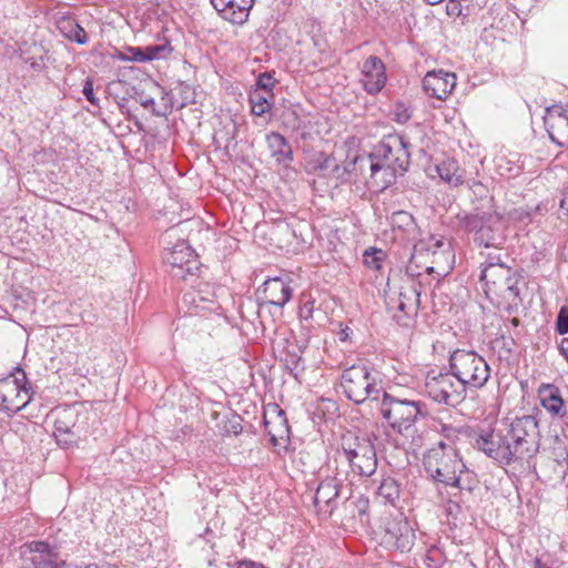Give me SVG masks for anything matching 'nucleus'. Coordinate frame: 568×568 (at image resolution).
Masks as SVG:
<instances>
[{
	"label": "nucleus",
	"instance_id": "nucleus-1",
	"mask_svg": "<svg viewBox=\"0 0 568 568\" xmlns=\"http://www.w3.org/2000/svg\"><path fill=\"white\" fill-rule=\"evenodd\" d=\"M378 410L388 426L400 435H412L414 425L427 415L426 404L420 400L403 398L383 390Z\"/></svg>",
	"mask_w": 568,
	"mask_h": 568
},
{
	"label": "nucleus",
	"instance_id": "nucleus-2",
	"mask_svg": "<svg viewBox=\"0 0 568 568\" xmlns=\"http://www.w3.org/2000/svg\"><path fill=\"white\" fill-rule=\"evenodd\" d=\"M409 146L403 135L385 136L369 154L372 176L382 170H389L393 175H403L410 164Z\"/></svg>",
	"mask_w": 568,
	"mask_h": 568
},
{
	"label": "nucleus",
	"instance_id": "nucleus-3",
	"mask_svg": "<svg viewBox=\"0 0 568 568\" xmlns=\"http://www.w3.org/2000/svg\"><path fill=\"white\" fill-rule=\"evenodd\" d=\"M339 447L354 474L365 477L375 474L377 455L368 436L347 430L341 436Z\"/></svg>",
	"mask_w": 568,
	"mask_h": 568
},
{
	"label": "nucleus",
	"instance_id": "nucleus-4",
	"mask_svg": "<svg viewBox=\"0 0 568 568\" xmlns=\"http://www.w3.org/2000/svg\"><path fill=\"white\" fill-rule=\"evenodd\" d=\"M423 464L434 483L460 489V477L467 467L457 450H449L446 455L439 449L427 450Z\"/></svg>",
	"mask_w": 568,
	"mask_h": 568
},
{
	"label": "nucleus",
	"instance_id": "nucleus-5",
	"mask_svg": "<svg viewBox=\"0 0 568 568\" xmlns=\"http://www.w3.org/2000/svg\"><path fill=\"white\" fill-rule=\"evenodd\" d=\"M449 371L465 388H481L490 376L487 362L474 351H454L449 357Z\"/></svg>",
	"mask_w": 568,
	"mask_h": 568
},
{
	"label": "nucleus",
	"instance_id": "nucleus-6",
	"mask_svg": "<svg viewBox=\"0 0 568 568\" xmlns=\"http://www.w3.org/2000/svg\"><path fill=\"white\" fill-rule=\"evenodd\" d=\"M462 226L475 233V242L485 247H499L505 237L501 233V216L491 209H476L474 213L459 215Z\"/></svg>",
	"mask_w": 568,
	"mask_h": 568
},
{
	"label": "nucleus",
	"instance_id": "nucleus-7",
	"mask_svg": "<svg viewBox=\"0 0 568 568\" xmlns=\"http://www.w3.org/2000/svg\"><path fill=\"white\" fill-rule=\"evenodd\" d=\"M341 386L345 396L356 405L363 404L366 399L379 400L384 390L365 365H352L344 369Z\"/></svg>",
	"mask_w": 568,
	"mask_h": 568
},
{
	"label": "nucleus",
	"instance_id": "nucleus-8",
	"mask_svg": "<svg viewBox=\"0 0 568 568\" xmlns=\"http://www.w3.org/2000/svg\"><path fill=\"white\" fill-rule=\"evenodd\" d=\"M476 446L500 465H510L515 462L526 463L518 448L511 443L504 424L486 435H479Z\"/></svg>",
	"mask_w": 568,
	"mask_h": 568
},
{
	"label": "nucleus",
	"instance_id": "nucleus-9",
	"mask_svg": "<svg viewBox=\"0 0 568 568\" xmlns=\"http://www.w3.org/2000/svg\"><path fill=\"white\" fill-rule=\"evenodd\" d=\"M32 399L31 385L24 371L14 369L11 376L0 379V409L16 414L23 409Z\"/></svg>",
	"mask_w": 568,
	"mask_h": 568
},
{
	"label": "nucleus",
	"instance_id": "nucleus-10",
	"mask_svg": "<svg viewBox=\"0 0 568 568\" xmlns=\"http://www.w3.org/2000/svg\"><path fill=\"white\" fill-rule=\"evenodd\" d=\"M511 443L518 448L526 463L538 453L540 447V433L538 422L531 415H525L514 419L511 423H504Z\"/></svg>",
	"mask_w": 568,
	"mask_h": 568
},
{
	"label": "nucleus",
	"instance_id": "nucleus-11",
	"mask_svg": "<svg viewBox=\"0 0 568 568\" xmlns=\"http://www.w3.org/2000/svg\"><path fill=\"white\" fill-rule=\"evenodd\" d=\"M425 390L430 399L438 404L456 407L466 398V388L452 373L428 375Z\"/></svg>",
	"mask_w": 568,
	"mask_h": 568
},
{
	"label": "nucleus",
	"instance_id": "nucleus-12",
	"mask_svg": "<svg viewBox=\"0 0 568 568\" xmlns=\"http://www.w3.org/2000/svg\"><path fill=\"white\" fill-rule=\"evenodd\" d=\"M164 262L171 267L170 273L175 278L187 280L197 275L201 263L194 250L185 241H179L163 256Z\"/></svg>",
	"mask_w": 568,
	"mask_h": 568
},
{
	"label": "nucleus",
	"instance_id": "nucleus-13",
	"mask_svg": "<svg viewBox=\"0 0 568 568\" xmlns=\"http://www.w3.org/2000/svg\"><path fill=\"white\" fill-rule=\"evenodd\" d=\"M182 303L190 316H204L219 308L214 286L207 282H199L195 287L183 294Z\"/></svg>",
	"mask_w": 568,
	"mask_h": 568
},
{
	"label": "nucleus",
	"instance_id": "nucleus-14",
	"mask_svg": "<svg viewBox=\"0 0 568 568\" xmlns=\"http://www.w3.org/2000/svg\"><path fill=\"white\" fill-rule=\"evenodd\" d=\"M381 544L387 548L407 552L415 544V531L406 519L390 520L386 524Z\"/></svg>",
	"mask_w": 568,
	"mask_h": 568
},
{
	"label": "nucleus",
	"instance_id": "nucleus-15",
	"mask_svg": "<svg viewBox=\"0 0 568 568\" xmlns=\"http://www.w3.org/2000/svg\"><path fill=\"white\" fill-rule=\"evenodd\" d=\"M292 278L288 276H276L267 278L258 290V298L264 304L283 308L292 298Z\"/></svg>",
	"mask_w": 568,
	"mask_h": 568
},
{
	"label": "nucleus",
	"instance_id": "nucleus-16",
	"mask_svg": "<svg viewBox=\"0 0 568 568\" xmlns=\"http://www.w3.org/2000/svg\"><path fill=\"white\" fill-rule=\"evenodd\" d=\"M544 122L550 140L560 148H568V108H547Z\"/></svg>",
	"mask_w": 568,
	"mask_h": 568
},
{
	"label": "nucleus",
	"instance_id": "nucleus-17",
	"mask_svg": "<svg viewBox=\"0 0 568 568\" xmlns=\"http://www.w3.org/2000/svg\"><path fill=\"white\" fill-rule=\"evenodd\" d=\"M343 479L336 476H327L323 479L313 496V503L318 513L332 515L336 507V498L339 496V489Z\"/></svg>",
	"mask_w": 568,
	"mask_h": 568
},
{
	"label": "nucleus",
	"instance_id": "nucleus-18",
	"mask_svg": "<svg viewBox=\"0 0 568 568\" xmlns=\"http://www.w3.org/2000/svg\"><path fill=\"white\" fill-rule=\"evenodd\" d=\"M362 82L368 94L375 95L379 93L387 81L386 68L381 58L369 55L362 67Z\"/></svg>",
	"mask_w": 568,
	"mask_h": 568
},
{
	"label": "nucleus",
	"instance_id": "nucleus-19",
	"mask_svg": "<svg viewBox=\"0 0 568 568\" xmlns=\"http://www.w3.org/2000/svg\"><path fill=\"white\" fill-rule=\"evenodd\" d=\"M456 85V75L443 70L429 71L423 79V89L432 98L444 101Z\"/></svg>",
	"mask_w": 568,
	"mask_h": 568
},
{
	"label": "nucleus",
	"instance_id": "nucleus-20",
	"mask_svg": "<svg viewBox=\"0 0 568 568\" xmlns=\"http://www.w3.org/2000/svg\"><path fill=\"white\" fill-rule=\"evenodd\" d=\"M540 405L552 416L562 417L566 414L560 389L554 384H541L537 390Z\"/></svg>",
	"mask_w": 568,
	"mask_h": 568
},
{
	"label": "nucleus",
	"instance_id": "nucleus-21",
	"mask_svg": "<svg viewBox=\"0 0 568 568\" xmlns=\"http://www.w3.org/2000/svg\"><path fill=\"white\" fill-rule=\"evenodd\" d=\"M27 560H30L33 568H64V562L58 561L49 550V545L42 541L33 542L29 548V556L24 552Z\"/></svg>",
	"mask_w": 568,
	"mask_h": 568
},
{
	"label": "nucleus",
	"instance_id": "nucleus-22",
	"mask_svg": "<svg viewBox=\"0 0 568 568\" xmlns=\"http://www.w3.org/2000/svg\"><path fill=\"white\" fill-rule=\"evenodd\" d=\"M276 415L273 419H267L265 417L264 425L267 434L271 437V443L276 446L281 444V442L290 440V426L285 415V412L276 405L275 407Z\"/></svg>",
	"mask_w": 568,
	"mask_h": 568
},
{
	"label": "nucleus",
	"instance_id": "nucleus-23",
	"mask_svg": "<svg viewBox=\"0 0 568 568\" xmlns=\"http://www.w3.org/2000/svg\"><path fill=\"white\" fill-rule=\"evenodd\" d=\"M267 148L278 164L287 165L293 161V150L287 140L278 132L266 134Z\"/></svg>",
	"mask_w": 568,
	"mask_h": 568
},
{
	"label": "nucleus",
	"instance_id": "nucleus-24",
	"mask_svg": "<svg viewBox=\"0 0 568 568\" xmlns=\"http://www.w3.org/2000/svg\"><path fill=\"white\" fill-rule=\"evenodd\" d=\"M444 246V241L435 237H430L428 242L420 241L418 244H416L414 246V252L407 265V274H409L410 276L419 275L420 273L414 268V265H416V267L418 266V260L424 256V253H426V255H428L429 253L435 255Z\"/></svg>",
	"mask_w": 568,
	"mask_h": 568
},
{
	"label": "nucleus",
	"instance_id": "nucleus-25",
	"mask_svg": "<svg viewBox=\"0 0 568 568\" xmlns=\"http://www.w3.org/2000/svg\"><path fill=\"white\" fill-rule=\"evenodd\" d=\"M419 296L420 293L414 283L402 287L397 300V310L407 316L415 314L418 310Z\"/></svg>",
	"mask_w": 568,
	"mask_h": 568
},
{
	"label": "nucleus",
	"instance_id": "nucleus-26",
	"mask_svg": "<svg viewBox=\"0 0 568 568\" xmlns=\"http://www.w3.org/2000/svg\"><path fill=\"white\" fill-rule=\"evenodd\" d=\"M437 173L443 181L453 186H459L465 181V171L454 160H447L438 164Z\"/></svg>",
	"mask_w": 568,
	"mask_h": 568
},
{
	"label": "nucleus",
	"instance_id": "nucleus-27",
	"mask_svg": "<svg viewBox=\"0 0 568 568\" xmlns=\"http://www.w3.org/2000/svg\"><path fill=\"white\" fill-rule=\"evenodd\" d=\"M273 94L260 89H252L248 93L251 111L256 116H262L271 110L270 98Z\"/></svg>",
	"mask_w": 568,
	"mask_h": 568
},
{
	"label": "nucleus",
	"instance_id": "nucleus-28",
	"mask_svg": "<svg viewBox=\"0 0 568 568\" xmlns=\"http://www.w3.org/2000/svg\"><path fill=\"white\" fill-rule=\"evenodd\" d=\"M53 435L57 439V443L63 448L72 446L77 439V436L73 433L72 428L63 419H57L54 422Z\"/></svg>",
	"mask_w": 568,
	"mask_h": 568
},
{
	"label": "nucleus",
	"instance_id": "nucleus-29",
	"mask_svg": "<svg viewBox=\"0 0 568 568\" xmlns=\"http://www.w3.org/2000/svg\"><path fill=\"white\" fill-rule=\"evenodd\" d=\"M400 494L399 485L392 477H387L383 479L381 485L377 488L378 497L383 498L386 503L392 505L398 500Z\"/></svg>",
	"mask_w": 568,
	"mask_h": 568
},
{
	"label": "nucleus",
	"instance_id": "nucleus-30",
	"mask_svg": "<svg viewBox=\"0 0 568 568\" xmlns=\"http://www.w3.org/2000/svg\"><path fill=\"white\" fill-rule=\"evenodd\" d=\"M508 266H495V267H483L480 272V281L486 284L491 283L493 285H497L498 282H503L505 276H509Z\"/></svg>",
	"mask_w": 568,
	"mask_h": 568
},
{
	"label": "nucleus",
	"instance_id": "nucleus-31",
	"mask_svg": "<svg viewBox=\"0 0 568 568\" xmlns=\"http://www.w3.org/2000/svg\"><path fill=\"white\" fill-rule=\"evenodd\" d=\"M386 253L376 247H368L364 251L363 263L372 270L379 271L385 261Z\"/></svg>",
	"mask_w": 568,
	"mask_h": 568
},
{
	"label": "nucleus",
	"instance_id": "nucleus-32",
	"mask_svg": "<svg viewBox=\"0 0 568 568\" xmlns=\"http://www.w3.org/2000/svg\"><path fill=\"white\" fill-rule=\"evenodd\" d=\"M356 159L346 163V164H337L333 165V169L329 171L328 176L335 180L336 184L345 183L351 179V170L355 166Z\"/></svg>",
	"mask_w": 568,
	"mask_h": 568
},
{
	"label": "nucleus",
	"instance_id": "nucleus-33",
	"mask_svg": "<svg viewBox=\"0 0 568 568\" xmlns=\"http://www.w3.org/2000/svg\"><path fill=\"white\" fill-rule=\"evenodd\" d=\"M129 97L139 102L144 109L151 110L153 114L160 115L159 112L155 111V101L151 95L144 93L143 90L132 87L131 90L128 91Z\"/></svg>",
	"mask_w": 568,
	"mask_h": 568
},
{
	"label": "nucleus",
	"instance_id": "nucleus-34",
	"mask_svg": "<svg viewBox=\"0 0 568 568\" xmlns=\"http://www.w3.org/2000/svg\"><path fill=\"white\" fill-rule=\"evenodd\" d=\"M520 280V276L516 274L515 272L509 270V276H505L504 281L501 282L505 286V293L507 298H513L515 302L516 300H519L520 290L518 287V282Z\"/></svg>",
	"mask_w": 568,
	"mask_h": 568
},
{
	"label": "nucleus",
	"instance_id": "nucleus-35",
	"mask_svg": "<svg viewBox=\"0 0 568 568\" xmlns=\"http://www.w3.org/2000/svg\"><path fill=\"white\" fill-rule=\"evenodd\" d=\"M413 111L403 101H397L392 111L393 120L398 124H405L412 119Z\"/></svg>",
	"mask_w": 568,
	"mask_h": 568
},
{
	"label": "nucleus",
	"instance_id": "nucleus-36",
	"mask_svg": "<svg viewBox=\"0 0 568 568\" xmlns=\"http://www.w3.org/2000/svg\"><path fill=\"white\" fill-rule=\"evenodd\" d=\"M390 224L393 227L407 230L414 225V217L405 211H397L392 214Z\"/></svg>",
	"mask_w": 568,
	"mask_h": 568
},
{
	"label": "nucleus",
	"instance_id": "nucleus-37",
	"mask_svg": "<svg viewBox=\"0 0 568 568\" xmlns=\"http://www.w3.org/2000/svg\"><path fill=\"white\" fill-rule=\"evenodd\" d=\"M145 55L148 57V61H152L155 59L164 58L166 54L171 52V48L169 44H153L144 48Z\"/></svg>",
	"mask_w": 568,
	"mask_h": 568
},
{
	"label": "nucleus",
	"instance_id": "nucleus-38",
	"mask_svg": "<svg viewBox=\"0 0 568 568\" xmlns=\"http://www.w3.org/2000/svg\"><path fill=\"white\" fill-rule=\"evenodd\" d=\"M239 4L240 2H237L236 0H232L231 3H229L227 8L226 9H223V11H217L221 17L233 23V24H243L245 21H235L233 20V18L231 16H235L239 11Z\"/></svg>",
	"mask_w": 568,
	"mask_h": 568
},
{
	"label": "nucleus",
	"instance_id": "nucleus-39",
	"mask_svg": "<svg viewBox=\"0 0 568 568\" xmlns=\"http://www.w3.org/2000/svg\"><path fill=\"white\" fill-rule=\"evenodd\" d=\"M69 39L71 41H74L79 44H85L88 42V36L87 32L82 27H80L78 23H73L71 27L70 33L68 34Z\"/></svg>",
	"mask_w": 568,
	"mask_h": 568
},
{
	"label": "nucleus",
	"instance_id": "nucleus-40",
	"mask_svg": "<svg viewBox=\"0 0 568 568\" xmlns=\"http://www.w3.org/2000/svg\"><path fill=\"white\" fill-rule=\"evenodd\" d=\"M274 87V79L268 73H262L256 79V84L254 89H260L263 92L272 93V89Z\"/></svg>",
	"mask_w": 568,
	"mask_h": 568
},
{
	"label": "nucleus",
	"instance_id": "nucleus-41",
	"mask_svg": "<svg viewBox=\"0 0 568 568\" xmlns=\"http://www.w3.org/2000/svg\"><path fill=\"white\" fill-rule=\"evenodd\" d=\"M253 3H254V0H241L240 4H239L237 13L234 17L231 16L233 18V20L246 21L248 18L250 10L253 7Z\"/></svg>",
	"mask_w": 568,
	"mask_h": 568
},
{
	"label": "nucleus",
	"instance_id": "nucleus-42",
	"mask_svg": "<svg viewBox=\"0 0 568 568\" xmlns=\"http://www.w3.org/2000/svg\"><path fill=\"white\" fill-rule=\"evenodd\" d=\"M556 331L560 335L568 333V311L566 308H561L557 315Z\"/></svg>",
	"mask_w": 568,
	"mask_h": 568
},
{
	"label": "nucleus",
	"instance_id": "nucleus-43",
	"mask_svg": "<svg viewBox=\"0 0 568 568\" xmlns=\"http://www.w3.org/2000/svg\"><path fill=\"white\" fill-rule=\"evenodd\" d=\"M314 303L313 300H307L300 306L298 315L302 321H308L313 317Z\"/></svg>",
	"mask_w": 568,
	"mask_h": 568
},
{
	"label": "nucleus",
	"instance_id": "nucleus-44",
	"mask_svg": "<svg viewBox=\"0 0 568 568\" xmlns=\"http://www.w3.org/2000/svg\"><path fill=\"white\" fill-rule=\"evenodd\" d=\"M82 93L92 105L99 106V99L94 95L93 82L90 79L85 80Z\"/></svg>",
	"mask_w": 568,
	"mask_h": 568
},
{
	"label": "nucleus",
	"instance_id": "nucleus-45",
	"mask_svg": "<svg viewBox=\"0 0 568 568\" xmlns=\"http://www.w3.org/2000/svg\"><path fill=\"white\" fill-rule=\"evenodd\" d=\"M438 432L448 440H455L460 433L458 428L448 424H440Z\"/></svg>",
	"mask_w": 568,
	"mask_h": 568
},
{
	"label": "nucleus",
	"instance_id": "nucleus-46",
	"mask_svg": "<svg viewBox=\"0 0 568 568\" xmlns=\"http://www.w3.org/2000/svg\"><path fill=\"white\" fill-rule=\"evenodd\" d=\"M335 164V159L328 155L321 153V158L318 159V169L328 175L329 171L333 169Z\"/></svg>",
	"mask_w": 568,
	"mask_h": 568
},
{
	"label": "nucleus",
	"instance_id": "nucleus-47",
	"mask_svg": "<svg viewBox=\"0 0 568 568\" xmlns=\"http://www.w3.org/2000/svg\"><path fill=\"white\" fill-rule=\"evenodd\" d=\"M507 266L499 254H488L484 267Z\"/></svg>",
	"mask_w": 568,
	"mask_h": 568
},
{
	"label": "nucleus",
	"instance_id": "nucleus-48",
	"mask_svg": "<svg viewBox=\"0 0 568 568\" xmlns=\"http://www.w3.org/2000/svg\"><path fill=\"white\" fill-rule=\"evenodd\" d=\"M130 52L132 53V57L128 60L136 61V62H146L148 57L145 55L144 48H130Z\"/></svg>",
	"mask_w": 568,
	"mask_h": 568
},
{
	"label": "nucleus",
	"instance_id": "nucleus-49",
	"mask_svg": "<svg viewBox=\"0 0 568 568\" xmlns=\"http://www.w3.org/2000/svg\"><path fill=\"white\" fill-rule=\"evenodd\" d=\"M353 335V329L348 326L341 327V329L337 332V337L339 342H348L351 341V337Z\"/></svg>",
	"mask_w": 568,
	"mask_h": 568
},
{
	"label": "nucleus",
	"instance_id": "nucleus-50",
	"mask_svg": "<svg viewBox=\"0 0 568 568\" xmlns=\"http://www.w3.org/2000/svg\"><path fill=\"white\" fill-rule=\"evenodd\" d=\"M301 359V356H298L297 354H293L290 356V359H286L287 367L290 368L291 372L297 368Z\"/></svg>",
	"mask_w": 568,
	"mask_h": 568
},
{
	"label": "nucleus",
	"instance_id": "nucleus-51",
	"mask_svg": "<svg viewBox=\"0 0 568 568\" xmlns=\"http://www.w3.org/2000/svg\"><path fill=\"white\" fill-rule=\"evenodd\" d=\"M231 1L232 0H210L211 4L216 11H223V9H226Z\"/></svg>",
	"mask_w": 568,
	"mask_h": 568
},
{
	"label": "nucleus",
	"instance_id": "nucleus-52",
	"mask_svg": "<svg viewBox=\"0 0 568 568\" xmlns=\"http://www.w3.org/2000/svg\"><path fill=\"white\" fill-rule=\"evenodd\" d=\"M236 568H265L262 564L253 562V561H239L236 564Z\"/></svg>",
	"mask_w": 568,
	"mask_h": 568
},
{
	"label": "nucleus",
	"instance_id": "nucleus-53",
	"mask_svg": "<svg viewBox=\"0 0 568 568\" xmlns=\"http://www.w3.org/2000/svg\"><path fill=\"white\" fill-rule=\"evenodd\" d=\"M437 449L442 450L445 455L449 450H456L454 447H452L450 445H447L444 442H439L435 447H432L429 450H437Z\"/></svg>",
	"mask_w": 568,
	"mask_h": 568
},
{
	"label": "nucleus",
	"instance_id": "nucleus-54",
	"mask_svg": "<svg viewBox=\"0 0 568 568\" xmlns=\"http://www.w3.org/2000/svg\"><path fill=\"white\" fill-rule=\"evenodd\" d=\"M560 354L568 361V338H564L559 344Z\"/></svg>",
	"mask_w": 568,
	"mask_h": 568
},
{
	"label": "nucleus",
	"instance_id": "nucleus-55",
	"mask_svg": "<svg viewBox=\"0 0 568 568\" xmlns=\"http://www.w3.org/2000/svg\"><path fill=\"white\" fill-rule=\"evenodd\" d=\"M560 207L568 212V197H565L560 201Z\"/></svg>",
	"mask_w": 568,
	"mask_h": 568
},
{
	"label": "nucleus",
	"instance_id": "nucleus-56",
	"mask_svg": "<svg viewBox=\"0 0 568 568\" xmlns=\"http://www.w3.org/2000/svg\"><path fill=\"white\" fill-rule=\"evenodd\" d=\"M428 4L430 6H436L438 3H440L443 0H425Z\"/></svg>",
	"mask_w": 568,
	"mask_h": 568
},
{
	"label": "nucleus",
	"instance_id": "nucleus-57",
	"mask_svg": "<svg viewBox=\"0 0 568 568\" xmlns=\"http://www.w3.org/2000/svg\"><path fill=\"white\" fill-rule=\"evenodd\" d=\"M534 564H535V568H545V566L541 564L540 559H538V558L535 560Z\"/></svg>",
	"mask_w": 568,
	"mask_h": 568
},
{
	"label": "nucleus",
	"instance_id": "nucleus-58",
	"mask_svg": "<svg viewBox=\"0 0 568 568\" xmlns=\"http://www.w3.org/2000/svg\"><path fill=\"white\" fill-rule=\"evenodd\" d=\"M426 273L430 274L435 271L434 266H426L425 268Z\"/></svg>",
	"mask_w": 568,
	"mask_h": 568
},
{
	"label": "nucleus",
	"instance_id": "nucleus-59",
	"mask_svg": "<svg viewBox=\"0 0 568 568\" xmlns=\"http://www.w3.org/2000/svg\"><path fill=\"white\" fill-rule=\"evenodd\" d=\"M82 568H98V566L92 564V565L82 566Z\"/></svg>",
	"mask_w": 568,
	"mask_h": 568
},
{
	"label": "nucleus",
	"instance_id": "nucleus-60",
	"mask_svg": "<svg viewBox=\"0 0 568 568\" xmlns=\"http://www.w3.org/2000/svg\"><path fill=\"white\" fill-rule=\"evenodd\" d=\"M565 462L567 463V466H568V454L565 457Z\"/></svg>",
	"mask_w": 568,
	"mask_h": 568
}]
</instances>
